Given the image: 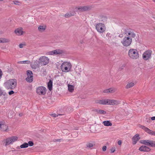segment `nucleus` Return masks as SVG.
Segmentation results:
<instances>
[{
	"label": "nucleus",
	"instance_id": "23",
	"mask_svg": "<svg viewBox=\"0 0 155 155\" xmlns=\"http://www.w3.org/2000/svg\"><path fill=\"white\" fill-rule=\"evenodd\" d=\"M68 91L71 92H73L74 91V86L73 85L68 84Z\"/></svg>",
	"mask_w": 155,
	"mask_h": 155
},
{
	"label": "nucleus",
	"instance_id": "9",
	"mask_svg": "<svg viewBox=\"0 0 155 155\" xmlns=\"http://www.w3.org/2000/svg\"><path fill=\"white\" fill-rule=\"evenodd\" d=\"M140 142L143 144L155 147V141H154L143 140H140Z\"/></svg>",
	"mask_w": 155,
	"mask_h": 155
},
{
	"label": "nucleus",
	"instance_id": "7",
	"mask_svg": "<svg viewBox=\"0 0 155 155\" xmlns=\"http://www.w3.org/2000/svg\"><path fill=\"white\" fill-rule=\"evenodd\" d=\"M18 139V137L16 136H12L6 138L5 142V146L8 145L12 144L13 143L16 141Z\"/></svg>",
	"mask_w": 155,
	"mask_h": 155
},
{
	"label": "nucleus",
	"instance_id": "3",
	"mask_svg": "<svg viewBox=\"0 0 155 155\" xmlns=\"http://www.w3.org/2000/svg\"><path fill=\"white\" fill-rule=\"evenodd\" d=\"M17 84V81L16 79H11L8 80L4 83V86L7 90H13L15 89Z\"/></svg>",
	"mask_w": 155,
	"mask_h": 155
},
{
	"label": "nucleus",
	"instance_id": "12",
	"mask_svg": "<svg viewBox=\"0 0 155 155\" xmlns=\"http://www.w3.org/2000/svg\"><path fill=\"white\" fill-rule=\"evenodd\" d=\"M152 52V51L150 50H147L143 54V59L145 60L150 59L151 57Z\"/></svg>",
	"mask_w": 155,
	"mask_h": 155
},
{
	"label": "nucleus",
	"instance_id": "26",
	"mask_svg": "<svg viewBox=\"0 0 155 155\" xmlns=\"http://www.w3.org/2000/svg\"><path fill=\"white\" fill-rule=\"evenodd\" d=\"M103 123L104 126H111L112 125V123L108 120L104 121Z\"/></svg>",
	"mask_w": 155,
	"mask_h": 155
},
{
	"label": "nucleus",
	"instance_id": "32",
	"mask_svg": "<svg viewBox=\"0 0 155 155\" xmlns=\"http://www.w3.org/2000/svg\"><path fill=\"white\" fill-rule=\"evenodd\" d=\"M13 2L15 4L17 5H20L21 4V2L19 1H13Z\"/></svg>",
	"mask_w": 155,
	"mask_h": 155
},
{
	"label": "nucleus",
	"instance_id": "44",
	"mask_svg": "<svg viewBox=\"0 0 155 155\" xmlns=\"http://www.w3.org/2000/svg\"><path fill=\"white\" fill-rule=\"evenodd\" d=\"M123 36V35L122 34H120L119 35V37L120 38H122Z\"/></svg>",
	"mask_w": 155,
	"mask_h": 155
},
{
	"label": "nucleus",
	"instance_id": "18",
	"mask_svg": "<svg viewBox=\"0 0 155 155\" xmlns=\"http://www.w3.org/2000/svg\"><path fill=\"white\" fill-rule=\"evenodd\" d=\"M140 139L139 135L138 134H136L132 138V143L133 144H135Z\"/></svg>",
	"mask_w": 155,
	"mask_h": 155
},
{
	"label": "nucleus",
	"instance_id": "48",
	"mask_svg": "<svg viewBox=\"0 0 155 155\" xmlns=\"http://www.w3.org/2000/svg\"><path fill=\"white\" fill-rule=\"evenodd\" d=\"M60 139H57L56 140V141H60Z\"/></svg>",
	"mask_w": 155,
	"mask_h": 155
},
{
	"label": "nucleus",
	"instance_id": "24",
	"mask_svg": "<svg viewBox=\"0 0 155 155\" xmlns=\"http://www.w3.org/2000/svg\"><path fill=\"white\" fill-rule=\"evenodd\" d=\"M94 145L95 143L94 142L87 143L86 144L87 147L89 148H92Z\"/></svg>",
	"mask_w": 155,
	"mask_h": 155
},
{
	"label": "nucleus",
	"instance_id": "39",
	"mask_svg": "<svg viewBox=\"0 0 155 155\" xmlns=\"http://www.w3.org/2000/svg\"><path fill=\"white\" fill-rule=\"evenodd\" d=\"M8 94L9 95H11L14 93V92L13 90H11L8 92Z\"/></svg>",
	"mask_w": 155,
	"mask_h": 155
},
{
	"label": "nucleus",
	"instance_id": "45",
	"mask_svg": "<svg viewBox=\"0 0 155 155\" xmlns=\"http://www.w3.org/2000/svg\"><path fill=\"white\" fill-rule=\"evenodd\" d=\"M151 119L152 120H155V117H152L151 118Z\"/></svg>",
	"mask_w": 155,
	"mask_h": 155
},
{
	"label": "nucleus",
	"instance_id": "34",
	"mask_svg": "<svg viewBox=\"0 0 155 155\" xmlns=\"http://www.w3.org/2000/svg\"><path fill=\"white\" fill-rule=\"evenodd\" d=\"M61 115L60 114H51V116L53 117H58V116Z\"/></svg>",
	"mask_w": 155,
	"mask_h": 155
},
{
	"label": "nucleus",
	"instance_id": "6",
	"mask_svg": "<svg viewBox=\"0 0 155 155\" xmlns=\"http://www.w3.org/2000/svg\"><path fill=\"white\" fill-rule=\"evenodd\" d=\"M95 28L97 31L100 33H103L106 30L105 25L104 24L101 23L96 24Z\"/></svg>",
	"mask_w": 155,
	"mask_h": 155
},
{
	"label": "nucleus",
	"instance_id": "35",
	"mask_svg": "<svg viewBox=\"0 0 155 155\" xmlns=\"http://www.w3.org/2000/svg\"><path fill=\"white\" fill-rule=\"evenodd\" d=\"M32 68H34V69H36L38 67V64L35 65V64H33L32 65Z\"/></svg>",
	"mask_w": 155,
	"mask_h": 155
},
{
	"label": "nucleus",
	"instance_id": "49",
	"mask_svg": "<svg viewBox=\"0 0 155 155\" xmlns=\"http://www.w3.org/2000/svg\"><path fill=\"white\" fill-rule=\"evenodd\" d=\"M153 2L155 3V0H152Z\"/></svg>",
	"mask_w": 155,
	"mask_h": 155
},
{
	"label": "nucleus",
	"instance_id": "31",
	"mask_svg": "<svg viewBox=\"0 0 155 155\" xmlns=\"http://www.w3.org/2000/svg\"><path fill=\"white\" fill-rule=\"evenodd\" d=\"M103 93H111L110 88L104 90L103 91Z\"/></svg>",
	"mask_w": 155,
	"mask_h": 155
},
{
	"label": "nucleus",
	"instance_id": "41",
	"mask_svg": "<svg viewBox=\"0 0 155 155\" xmlns=\"http://www.w3.org/2000/svg\"><path fill=\"white\" fill-rule=\"evenodd\" d=\"M115 147H112L111 149V153H114V152L115 150Z\"/></svg>",
	"mask_w": 155,
	"mask_h": 155
},
{
	"label": "nucleus",
	"instance_id": "37",
	"mask_svg": "<svg viewBox=\"0 0 155 155\" xmlns=\"http://www.w3.org/2000/svg\"><path fill=\"white\" fill-rule=\"evenodd\" d=\"M28 143V145H29L30 146H32L34 145V143L31 141H29Z\"/></svg>",
	"mask_w": 155,
	"mask_h": 155
},
{
	"label": "nucleus",
	"instance_id": "29",
	"mask_svg": "<svg viewBox=\"0 0 155 155\" xmlns=\"http://www.w3.org/2000/svg\"><path fill=\"white\" fill-rule=\"evenodd\" d=\"M28 147V143H24L23 144L20 145L21 148H27Z\"/></svg>",
	"mask_w": 155,
	"mask_h": 155
},
{
	"label": "nucleus",
	"instance_id": "50",
	"mask_svg": "<svg viewBox=\"0 0 155 155\" xmlns=\"http://www.w3.org/2000/svg\"><path fill=\"white\" fill-rule=\"evenodd\" d=\"M3 0H0V1H2Z\"/></svg>",
	"mask_w": 155,
	"mask_h": 155
},
{
	"label": "nucleus",
	"instance_id": "38",
	"mask_svg": "<svg viewBox=\"0 0 155 155\" xmlns=\"http://www.w3.org/2000/svg\"><path fill=\"white\" fill-rule=\"evenodd\" d=\"M25 46V44H21L19 45V47L20 48H23L24 46Z\"/></svg>",
	"mask_w": 155,
	"mask_h": 155
},
{
	"label": "nucleus",
	"instance_id": "22",
	"mask_svg": "<svg viewBox=\"0 0 155 155\" xmlns=\"http://www.w3.org/2000/svg\"><path fill=\"white\" fill-rule=\"evenodd\" d=\"M10 40L8 39L0 38V43H8Z\"/></svg>",
	"mask_w": 155,
	"mask_h": 155
},
{
	"label": "nucleus",
	"instance_id": "47",
	"mask_svg": "<svg viewBox=\"0 0 155 155\" xmlns=\"http://www.w3.org/2000/svg\"><path fill=\"white\" fill-rule=\"evenodd\" d=\"M21 148L20 147V146H18V147H16V149H19Z\"/></svg>",
	"mask_w": 155,
	"mask_h": 155
},
{
	"label": "nucleus",
	"instance_id": "40",
	"mask_svg": "<svg viewBox=\"0 0 155 155\" xmlns=\"http://www.w3.org/2000/svg\"><path fill=\"white\" fill-rule=\"evenodd\" d=\"M107 149V147L105 146H104L102 147V150L104 151H105Z\"/></svg>",
	"mask_w": 155,
	"mask_h": 155
},
{
	"label": "nucleus",
	"instance_id": "30",
	"mask_svg": "<svg viewBox=\"0 0 155 155\" xmlns=\"http://www.w3.org/2000/svg\"><path fill=\"white\" fill-rule=\"evenodd\" d=\"M31 62L30 61H19L18 62V64H30Z\"/></svg>",
	"mask_w": 155,
	"mask_h": 155
},
{
	"label": "nucleus",
	"instance_id": "10",
	"mask_svg": "<svg viewBox=\"0 0 155 155\" xmlns=\"http://www.w3.org/2000/svg\"><path fill=\"white\" fill-rule=\"evenodd\" d=\"M46 91V88L43 86H39L36 89L37 93L39 95H45Z\"/></svg>",
	"mask_w": 155,
	"mask_h": 155
},
{
	"label": "nucleus",
	"instance_id": "42",
	"mask_svg": "<svg viewBox=\"0 0 155 155\" xmlns=\"http://www.w3.org/2000/svg\"><path fill=\"white\" fill-rule=\"evenodd\" d=\"M2 72L1 69H0V79L2 78Z\"/></svg>",
	"mask_w": 155,
	"mask_h": 155
},
{
	"label": "nucleus",
	"instance_id": "8",
	"mask_svg": "<svg viewBox=\"0 0 155 155\" xmlns=\"http://www.w3.org/2000/svg\"><path fill=\"white\" fill-rule=\"evenodd\" d=\"M39 63L41 65H46L48 64L49 62V58L46 56H42L39 59Z\"/></svg>",
	"mask_w": 155,
	"mask_h": 155
},
{
	"label": "nucleus",
	"instance_id": "46",
	"mask_svg": "<svg viewBox=\"0 0 155 155\" xmlns=\"http://www.w3.org/2000/svg\"><path fill=\"white\" fill-rule=\"evenodd\" d=\"M2 94V90L0 89V95H1Z\"/></svg>",
	"mask_w": 155,
	"mask_h": 155
},
{
	"label": "nucleus",
	"instance_id": "5",
	"mask_svg": "<svg viewBox=\"0 0 155 155\" xmlns=\"http://www.w3.org/2000/svg\"><path fill=\"white\" fill-rule=\"evenodd\" d=\"M72 67V65L69 61L63 62L60 66L61 71L64 72H68L70 71Z\"/></svg>",
	"mask_w": 155,
	"mask_h": 155
},
{
	"label": "nucleus",
	"instance_id": "20",
	"mask_svg": "<svg viewBox=\"0 0 155 155\" xmlns=\"http://www.w3.org/2000/svg\"><path fill=\"white\" fill-rule=\"evenodd\" d=\"M46 28V26L45 25H41L39 26L38 29L40 32H43L44 31Z\"/></svg>",
	"mask_w": 155,
	"mask_h": 155
},
{
	"label": "nucleus",
	"instance_id": "4",
	"mask_svg": "<svg viewBox=\"0 0 155 155\" xmlns=\"http://www.w3.org/2000/svg\"><path fill=\"white\" fill-rule=\"evenodd\" d=\"M128 56L131 59L136 60L139 58V54L136 49L131 48L128 51Z\"/></svg>",
	"mask_w": 155,
	"mask_h": 155
},
{
	"label": "nucleus",
	"instance_id": "21",
	"mask_svg": "<svg viewBox=\"0 0 155 155\" xmlns=\"http://www.w3.org/2000/svg\"><path fill=\"white\" fill-rule=\"evenodd\" d=\"M135 85V83L133 82H130L127 83L125 86L126 89H129L133 87Z\"/></svg>",
	"mask_w": 155,
	"mask_h": 155
},
{
	"label": "nucleus",
	"instance_id": "15",
	"mask_svg": "<svg viewBox=\"0 0 155 155\" xmlns=\"http://www.w3.org/2000/svg\"><path fill=\"white\" fill-rule=\"evenodd\" d=\"M28 77L26 78V81L29 82H31L33 79V74L31 71L28 70L27 71Z\"/></svg>",
	"mask_w": 155,
	"mask_h": 155
},
{
	"label": "nucleus",
	"instance_id": "25",
	"mask_svg": "<svg viewBox=\"0 0 155 155\" xmlns=\"http://www.w3.org/2000/svg\"><path fill=\"white\" fill-rule=\"evenodd\" d=\"M75 13L74 12H70L69 13H67L65 15V16L66 18H68L74 15Z\"/></svg>",
	"mask_w": 155,
	"mask_h": 155
},
{
	"label": "nucleus",
	"instance_id": "14",
	"mask_svg": "<svg viewBox=\"0 0 155 155\" xmlns=\"http://www.w3.org/2000/svg\"><path fill=\"white\" fill-rule=\"evenodd\" d=\"M139 127L143 130L145 132H147L149 134L155 136V131L150 130L148 128L143 125H139Z\"/></svg>",
	"mask_w": 155,
	"mask_h": 155
},
{
	"label": "nucleus",
	"instance_id": "17",
	"mask_svg": "<svg viewBox=\"0 0 155 155\" xmlns=\"http://www.w3.org/2000/svg\"><path fill=\"white\" fill-rule=\"evenodd\" d=\"M140 151L144 152H148L150 150V148L145 146H142L139 149Z\"/></svg>",
	"mask_w": 155,
	"mask_h": 155
},
{
	"label": "nucleus",
	"instance_id": "11",
	"mask_svg": "<svg viewBox=\"0 0 155 155\" xmlns=\"http://www.w3.org/2000/svg\"><path fill=\"white\" fill-rule=\"evenodd\" d=\"M92 8V7L90 6H78L75 8L76 11L78 10L81 12H83L90 10Z\"/></svg>",
	"mask_w": 155,
	"mask_h": 155
},
{
	"label": "nucleus",
	"instance_id": "36",
	"mask_svg": "<svg viewBox=\"0 0 155 155\" xmlns=\"http://www.w3.org/2000/svg\"><path fill=\"white\" fill-rule=\"evenodd\" d=\"M102 18H103V19H101L100 20V21H103L104 22L106 21V19H107V18L106 17H102Z\"/></svg>",
	"mask_w": 155,
	"mask_h": 155
},
{
	"label": "nucleus",
	"instance_id": "27",
	"mask_svg": "<svg viewBox=\"0 0 155 155\" xmlns=\"http://www.w3.org/2000/svg\"><path fill=\"white\" fill-rule=\"evenodd\" d=\"M48 89L50 91L51 90L52 86V82L51 80H50L48 82Z\"/></svg>",
	"mask_w": 155,
	"mask_h": 155
},
{
	"label": "nucleus",
	"instance_id": "1",
	"mask_svg": "<svg viewBox=\"0 0 155 155\" xmlns=\"http://www.w3.org/2000/svg\"><path fill=\"white\" fill-rule=\"evenodd\" d=\"M126 36L121 41V43L125 47L130 46L132 42V38L135 37V34L132 31L130 30H127L125 32Z\"/></svg>",
	"mask_w": 155,
	"mask_h": 155
},
{
	"label": "nucleus",
	"instance_id": "16",
	"mask_svg": "<svg viewBox=\"0 0 155 155\" xmlns=\"http://www.w3.org/2000/svg\"><path fill=\"white\" fill-rule=\"evenodd\" d=\"M14 32L15 34L18 36L21 35L25 33V32L23 31V28L21 27L16 28Z\"/></svg>",
	"mask_w": 155,
	"mask_h": 155
},
{
	"label": "nucleus",
	"instance_id": "2",
	"mask_svg": "<svg viewBox=\"0 0 155 155\" xmlns=\"http://www.w3.org/2000/svg\"><path fill=\"white\" fill-rule=\"evenodd\" d=\"M97 104L102 105H117L120 104V101L119 100L114 99H101L97 100L95 101Z\"/></svg>",
	"mask_w": 155,
	"mask_h": 155
},
{
	"label": "nucleus",
	"instance_id": "28",
	"mask_svg": "<svg viewBox=\"0 0 155 155\" xmlns=\"http://www.w3.org/2000/svg\"><path fill=\"white\" fill-rule=\"evenodd\" d=\"M96 112L100 114H105L106 113V111L101 109L96 110Z\"/></svg>",
	"mask_w": 155,
	"mask_h": 155
},
{
	"label": "nucleus",
	"instance_id": "19",
	"mask_svg": "<svg viewBox=\"0 0 155 155\" xmlns=\"http://www.w3.org/2000/svg\"><path fill=\"white\" fill-rule=\"evenodd\" d=\"M0 129L2 131H6L8 129V126L3 122H0Z\"/></svg>",
	"mask_w": 155,
	"mask_h": 155
},
{
	"label": "nucleus",
	"instance_id": "33",
	"mask_svg": "<svg viewBox=\"0 0 155 155\" xmlns=\"http://www.w3.org/2000/svg\"><path fill=\"white\" fill-rule=\"evenodd\" d=\"M110 91H111V93H113L115 92L117 90L115 88H114V87H111L110 88Z\"/></svg>",
	"mask_w": 155,
	"mask_h": 155
},
{
	"label": "nucleus",
	"instance_id": "13",
	"mask_svg": "<svg viewBox=\"0 0 155 155\" xmlns=\"http://www.w3.org/2000/svg\"><path fill=\"white\" fill-rule=\"evenodd\" d=\"M64 53V51L63 50L61 49H58L48 52V54L51 55L60 54H63Z\"/></svg>",
	"mask_w": 155,
	"mask_h": 155
},
{
	"label": "nucleus",
	"instance_id": "43",
	"mask_svg": "<svg viewBox=\"0 0 155 155\" xmlns=\"http://www.w3.org/2000/svg\"><path fill=\"white\" fill-rule=\"evenodd\" d=\"M122 141L121 140H119L118 142V144L119 145H120L121 144Z\"/></svg>",
	"mask_w": 155,
	"mask_h": 155
}]
</instances>
